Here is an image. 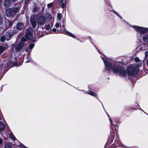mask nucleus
<instances>
[{
	"instance_id": "nucleus-1",
	"label": "nucleus",
	"mask_w": 148,
	"mask_h": 148,
	"mask_svg": "<svg viewBox=\"0 0 148 148\" xmlns=\"http://www.w3.org/2000/svg\"><path fill=\"white\" fill-rule=\"evenodd\" d=\"M106 69L107 70L111 69L113 70V72L115 73H116L119 72V75L121 77H125L127 75V71L123 67L121 66V64L119 62H116L114 63L113 64L108 61L103 60Z\"/></svg>"
},
{
	"instance_id": "nucleus-2",
	"label": "nucleus",
	"mask_w": 148,
	"mask_h": 148,
	"mask_svg": "<svg viewBox=\"0 0 148 148\" xmlns=\"http://www.w3.org/2000/svg\"><path fill=\"white\" fill-rule=\"evenodd\" d=\"M127 75L129 76H134L138 72V68L133 66L128 67L127 69Z\"/></svg>"
},
{
	"instance_id": "nucleus-3",
	"label": "nucleus",
	"mask_w": 148,
	"mask_h": 148,
	"mask_svg": "<svg viewBox=\"0 0 148 148\" xmlns=\"http://www.w3.org/2000/svg\"><path fill=\"white\" fill-rule=\"evenodd\" d=\"M132 27L136 31L139 32L140 34H143L148 31V29L146 28L137 26H134Z\"/></svg>"
},
{
	"instance_id": "nucleus-4",
	"label": "nucleus",
	"mask_w": 148,
	"mask_h": 148,
	"mask_svg": "<svg viewBox=\"0 0 148 148\" xmlns=\"http://www.w3.org/2000/svg\"><path fill=\"white\" fill-rule=\"evenodd\" d=\"M34 31V29L32 27H29L26 29L25 36L27 38L28 40H30L33 38L32 34Z\"/></svg>"
},
{
	"instance_id": "nucleus-5",
	"label": "nucleus",
	"mask_w": 148,
	"mask_h": 148,
	"mask_svg": "<svg viewBox=\"0 0 148 148\" xmlns=\"http://www.w3.org/2000/svg\"><path fill=\"white\" fill-rule=\"evenodd\" d=\"M5 15L7 16L13 17L15 16V13L12 8H8L5 11Z\"/></svg>"
},
{
	"instance_id": "nucleus-6",
	"label": "nucleus",
	"mask_w": 148,
	"mask_h": 148,
	"mask_svg": "<svg viewBox=\"0 0 148 148\" xmlns=\"http://www.w3.org/2000/svg\"><path fill=\"white\" fill-rule=\"evenodd\" d=\"M36 16L35 15H33L31 17V23L32 27L34 28L36 27Z\"/></svg>"
},
{
	"instance_id": "nucleus-7",
	"label": "nucleus",
	"mask_w": 148,
	"mask_h": 148,
	"mask_svg": "<svg viewBox=\"0 0 148 148\" xmlns=\"http://www.w3.org/2000/svg\"><path fill=\"white\" fill-rule=\"evenodd\" d=\"M46 18L44 16H40L38 18L37 23L40 25H44L45 23Z\"/></svg>"
},
{
	"instance_id": "nucleus-8",
	"label": "nucleus",
	"mask_w": 148,
	"mask_h": 148,
	"mask_svg": "<svg viewBox=\"0 0 148 148\" xmlns=\"http://www.w3.org/2000/svg\"><path fill=\"white\" fill-rule=\"evenodd\" d=\"M12 33V32L11 30H9L6 32L5 35L6 40H8L10 39L11 37Z\"/></svg>"
},
{
	"instance_id": "nucleus-9",
	"label": "nucleus",
	"mask_w": 148,
	"mask_h": 148,
	"mask_svg": "<svg viewBox=\"0 0 148 148\" xmlns=\"http://www.w3.org/2000/svg\"><path fill=\"white\" fill-rule=\"evenodd\" d=\"M24 44L22 42L17 45L15 47V50L17 51H19L22 48Z\"/></svg>"
},
{
	"instance_id": "nucleus-10",
	"label": "nucleus",
	"mask_w": 148,
	"mask_h": 148,
	"mask_svg": "<svg viewBox=\"0 0 148 148\" xmlns=\"http://www.w3.org/2000/svg\"><path fill=\"white\" fill-rule=\"evenodd\" d=\"M11 2L10 0H5L4 2V5L6 7H8L10 6Z\"/></svg>"
},
{
	"instance_id": "nucleus-11",
	"label": "nucleus",
	"mask_w": 148,
	"mask_h": 148,
	"mask_svg": "<svg viewBox=\"0 0 148 148\" xmlns=\"http://www.w3.org/2000/svg\"><path fill=\"white\" fill-rule=\"evenodd\" d=\"M5 128V126L2 122H0V131H3Z\"/></svg>"
},
{
	"instance_id": "nucleus-12",
	"label": "nucleus",
	"mask_w": 148,
	"mask_h": 148,
	"mask_svg": "<svg viewBox=\"0 0 148 148\" xmlns=\"http://www.w3.org/2000/svg\"><path fill=\"white\" fill-rule=\"evenodd\" d=\"M23 27V26L22 23H18L16 25L17 28L18 29H21Z\"/></svg>"
},
{
	"instance_id": "nucleus-13",
	"label": "nucleus",
	"mask_w": 148,
	"mask_h": 148,
	"mask_svg": "<svg viewBox=\"0 0 148 148\" xmlns=\"http://www.w3.org/2000/svg\"><path fill=\"white\" fill-rule=\"evenodd\" d=\"M143 40L146 42H148V35L146 34L144 35L143 37Z\"/></svg>"
},
{
	"instance_id": "nucleus-14",
	"label": "nucleus",
	"mask_w": 148,
	"mask_h": 148,
	"mask_svg": "<svg viewBox=\"0 0 148 148\" xmlns=\"http://www.w3.org/2000/svg\"><path fill=\"white\" fill-rule=\"evenodd\" d=\"M65 34H66L67 35L73 38H75V36L72 33H71L69 32L66 31L65 32Z\"/></svg>"
},
{
	"instance_id": "nucleus-15",
	"label": "nucleus",
	"mask_w": 148,
	"mask_h": 148,
	"mask_svg": "<svg viewBox=\"0 0 148 148\" xmlns=\"http://www.w3.org/2000/svg\"><path fill=\"white\" fill-rule=\"evenodd\" d=\"M13 11L15 13V15H16V12H17L18 10H19V9L18 8H12Z\"/></svg>"
},
{
	"instance_id": "nucleus-16",
	"label": "nucleus",
	"mask_w": 148,
	"mask_h": 148,
	"mask_svg": "<svg viewBox=\"0 0 148 148\" xmlns=\"http://www.w3.org/2000/svg\"><path fill=\"white\" fill-rule=\"evenodd\" d=\"M5 49V48L4 47L0 46V54L3 52Z\"/></svg>"
},
{
	"instance_id": "nucleus-17",
	"label": "nucleus",
	"mask_w": 148,
	"mask_h": 148,
	"mask_svg": "<svg viewBox=\"0 0 148 148\" xmlns=\"http://www.w3.org/2000/svg\"><path fill=\"white\" fill-rule=\"evenodd\" d=\"M62 17V15L60 13H58L57 15V18L58 20H60Z\"/></svg>"
},
{
	"instance_id": "nucleus-18",
	"label": "nucleus",
	"mask_w": 148,
	"mask_h": 148,
	"mask_svg": "<svg viewBox=\"0 0 148 148\" xmlns=\"http://www.w3.org/2000/svg\"><path fill=\"white\" fill-rule=\"evenodd\" d=\"M40 9L37 7H34L33 8V12H36L37 11H39Z\"/></svg>"
},
{
	"instance_id": "nucleus-19",
	"label": "nucleus",
	"mask_w": 148,
	"mask_h": 148,
	"mask_svg": "<svg viewBox=\"0 0 148 148\" xmlns=\"http://www.w3.org/2000/svg\"><path fill=\"white\" fill-rule=\"evenodd\" d=\"M9 136L13 140H15V139H16L15 137H14V135L12 133L10 134Z\"/></svg>"
},
{
	"instance_id": "nucleus-20",
	"label": "nucleus",
	"mask_w": 148,
	"mask_h": 148,
	"mask_svg": "<svg viewBox=\"0 0 148 148\" xmlns=\"http://www.w3.org/2000/svg\"><path fill=\"white\" fill-rule=\"evenodd\" d=\"M88 94H89L91 95H92V96H95L96 95V94L95 93L93 92H92L91 91H89L88 92Z\"/></svg>"
},
{
	"instance_id": "nucleus-21",
	"label": "nucleus",
	"mask_w": 148,
	"mask_h": 148,
	"mask_svg": "<svg viewBox=\"0 0 148 148\" xmlns=\"http://www.w3.org/2000/svg\"><path fill=\"white\" fill-rule=\"evenodd\" d=\"M5 40H6L5 36H2L0 38V40L2 42L4 41Z\"/></svg>"
},
{
	"instance_id": "nucleus-22",
	"label": "nucleus",
	"mask_w": 148,
	"mask_h": 148,
	"mask_svg": "<svg viewBox=\"0 0 148 148\" xmlns=\"http://www.w3.org/2000/svg\"><path fill=\"white\" fill-rule=\"evenodd\" d=\"M4 148H12L10 145L6 144L5 145Z\"/></svg>"
},
{
	"instance_id": "nucleus-23",
	"label": "nucleus",
	"mask_w": 148,
	"mask_h": 148,
	"mask_svg": "<svg viewBox=\"0 0 148 148\" xmlns=\"http://www.w3.org/2000/svg\"><path fill=\"white\" fill-rule=\"evenodd\" d=\"M34 44H31L29 45V48L31 50L34 47Z\"/></svg>"
},
{
	"instance_id": "nucleus-24",
	"label": "nucleus",
	"mask_w": 148,
	"mask_h": 148,
	"mask_svg": "<svg viewBox=\"0 0 148 148\" xmlns=\"http://www.w3.org/2000/svg\"><path fill=\"white\" fill-rule=\"evenodd\" d=\"M50 28V24H48L47 25H46V29L47 30H49V29Z\"/></svg>"
},
{
	"instance_id": "nucleus-25",
	"label": "nucleus",
	"mask_w": 148,
	"mask_h": 148,
	"mask_svg": "<svg viewBox=\"0 0 148 148\" xmlns=\"http://www.w3.org/2000/svg\"><path fill=\"white\" fill-rule=\"evenodd\" d=\"M66 6V3H63L61 5V6L63 8H64Z\"/></svg>"
},
{
	"instance_id": "nucleus-26",
	"label": "nucleus",
	"mask_w": 148,
	"mask_h": 148,
	"mask_svg": "<svg viewBox=\"0 0 148 148\" xmlns=\"http://www.w3.org/2000/svg\"><path fill=\"white\" fill-rule=\"evenodd\" d=\"M53 5V3H49L47 4V6L49 8H50L52 7Z\"/></svg>"
},
{
	"instance_id": "nucleus-27",
	"label": "nucleus",
	"mask_w": 148,
	"mask_h": 148,
	"mask_svg": "<svg viewBox=\"0 0 148 148\" xmlns=\"http://www.w3.org/2000/svg\"><path fill=\"white\" fill-rule=\"evenodd\" d=\"M135 61L136 62H139L140 60L138 58H136L135 59Z\"/></svg>"
},
{
	"instance_id": "nucleus-28",
	"label": "nucleus",
	"mask_w": 148,
	"mask_h": 148,
	"mask_svg": "<svg viewBox=\"0 0 148 148\" xmlns=\"http://www.w3.org/2000/svg\"><path fill=\"white\" fill-rule=\"evenodd\" d=\"M48 16V17L50 18H51V15L49 13H48L46 14Z\"/></svg>"
},
{
	"instance_id": "nucleus-29",
	"label": "nucleus",
	"mask_w": 148,
	"mask_h": 148,
	"mask_svg": "<svg viewBox=\"0 0 148 148\" xmlns=\"http://www.w3.org/2000/svg\"><path fill=\"white\" fill-rule=\"evenodd\" d=\"M55 26L56 28L59 27L60 26L59 23H57L56 24Z\"/></svg>"
},
{
	"instance_id": "nucleus-30",
	"label": "nucleus",
	"mask_w": 148,
	"mask_h": 148,
	"mask_svg": "<svg viewBox=\"0 0 148 148\" xmlns=\"http://www.w3.org/2000/svg\"><path fill=\"white\" fill-rule=\"evenodd\" d=\"M145 57H147L148 56V51H146L145 53Z\"/></svg>"
},
{
	"instance_id": "nucleus-31",
	"label": "nucleus",
	"mask_w": 148,
	"mask_h": 148,
	"mask_svg": "<svg viewBox=\"0 0 148 148\" xmlns=\"http://www.w3.org/2000/svg\"><path fill=\"white\" fill-rule=\"evenodd\" d=\"M3 140L1 138H0V144H1L3 142Z\"/></svg>"
},
{
	"instance_id": "nucleus-32",
	"label": "nucleus",
	"mask_w": 148,
	"mask_h": 148,
	"mask_svg": "<svg viewBox=\"0 0 148 148\" xmlns=\"http://www.w3.org/2000/svg\"><path fill=\"white\" fill-rule=\"evenodd\" d=\"M114 13H115L118 16H119V14L116 11H115L114 12Z\"/></svg>"
},
{
	"instance_id": "nucleus-33",
	"label": "nucleus",
	"mask_w": 148,
	"mask_h": 148,
	"mask_svg": "<svg viewBox=\"0 0 148 148\" xmlns=\"http://www.w3.org/2000/svg\"><path fill=\"white\" fill-rule=\"evenodd\" d=\"M52 31L53 32H56V29L55 28H53L52 29Z\"/></svg>"
},
{
	"instance_id": "nucleus-34",
	"label": "nucleus",
	"mask_w": 148,
	"mask_h": 148,
	"mask_svg": "<svg viewBox=\"0 0 148 148\" xmlns=\"http://www.w3.org/2000/svg\"><path fill=\"white\" fill-rule=\"evenodd\" d=\"M22 40L23 42H25L26 41V39L24 38H22Z\"/></svg>"
},
{
	"instance_id": "nucleus-35",
	"label": "nucleus",
	"mask_w": 148,
	"mask_h": 148,
	"mask_svg": "<svg viewBox=\"0 0 148 148\" xmlns=\"http://www.w3.org/2000/svg\"><path fill=\"white\" fill-rule=\"evenodd\" d=\"M12 25V22H10L9 23V25L10 26H11Z\"/></svg>"
},
{
	"instance_id": "nucleus-36",
	"label": "nucleus",
	"mask_w": 148,
	"mask_h": 148,
	"mask_svg": "<svg viewBox=\"0 0 148 148\" xmlns=\"http://www.w3.org/2000/svg\"><path fill=\"white\" fill-rule=\"evenodd\" d=\"M58 1L59 2H60V3H61L62 1L63 0H58Z\"/></svg>"
},
{
	"instance_id": "nucleus-37",
	"label": "nucleus",
	"mask_w": 148,
	"mask_h": 148,
	"mask_svg": "<svg viewBox=\"0 0 148 148\" xmlns=\"http://www.w3.org/2000/svg\"><path fill=\"white\" fill-rule=\"evenodd\" d=\"M12 1H17V0H11Z\"/></svg>"
},
{
	"instance_id": "nucleus-38",
	"label": "nucleus",
	"mask_w": 148,
	"mask_h": 148,
	"mask_svg": "<svg viewBox=\"0 0 148 148\" xmlns=\"http://www.w3.org/2000/svg\"><path fill=\"white\" fill-rule=\"evenodd\" d=\"M62 27H64V24L62 25Z\"/></svg>"
},
{
	"instance_id": "nucleus-39",
	"label": "nucleus",
	"mask_w": 148,
	"mask_h": 148,
	"mask_svg": "<svg viewBox=\"0 0 148 148\" xmlns=\"http://www.w3.org/2000/svg\"><path fill=\"white\" fill-rule=\"evenodd\" d=\"M28 49H26V51H28Z\"/></svg>"
},
{
	"instance_id": "nucleus-40",
	"label": "nucleus",
	"mask_w": 148,
	"mask_h": 148,
	"mask_svg": "<svg viewBox=\"0 0 148 148\" xmlns=\"http://www.w3.org/2000/svg\"><path fill=\"white\" fill-rule=\"evenodd\" d=\"M0 19L1 20V17H0Z\"/></svg>"
},
{
	"instance_id": "nucleus-41",
	"label": "nucleus",
	"mask_w": 148,
	"mask_h": 148,
	"mask_svg": "<svg viewBox=\"0 0 148 148\" xmlns=\"http://www.w3.org/2000/svg\"><path fill=\"white\" fill-rule=\"evenodd\" d=\"M110 122H111L110 119Z\"/></svg>"
},
{
	"instance_id": "nucleus-42",
	"label": "nucleus",
	"mask_w": 148,
	"mask_h": 148,
	"mask_svg": "<svg viewBox=\"0 0 148 148\" xmlns=\"http://www.w3.org/2000/svg\"><path fill=\"white\" fill-rule=\"evenodd\" d=\"M1 119V117L0 116V119Z\"/></svg>"
}]
</instances>
